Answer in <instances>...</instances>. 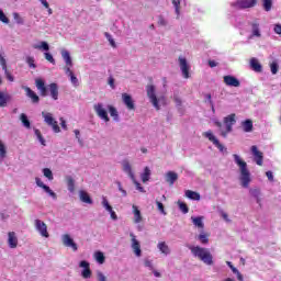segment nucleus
Instances as JSON below:
<instances>
[{"label": "nucleus", "instance_id": "nucleus-63", "mask_svg": "<svg viewBox=\"0 0 281 281\" xmlns=\"http://www.w3.org/2000/svg\"><path fill=\"white\" fill-rule=\"evenodd\" d=\"M136 190H138V192H145L144 187H142V183L134 181Z\"/></svg>", "mask_w": 281, "mask_h": 281}, {"label": "nucleus", "instance_id": "nucleus-48", "mask_svg": "<svg viewBox=\"0 0 281 281\" xmlns=\"http://www.w3.org/2000/svg\"><path fill=\"white\" fill-rule=\"evenodd\" d=\"M38 142L42 144V146H45V138H43V134H41V130L34 131Z\"/></svg>", "mask_w": 281, "mask_h": 281}, {"label": "nucleus", "instance_id": "nucleus-38", "mask_svg": "<svg viewBox=\"0 0 281 281\" xmlns=\"http://www.w3.org/2000/svg\"><path fill=\"white\" fill-rule=\"evenodd\" d=\"M66 179H67V186H68L69 192H75L76 182L74 181V178H71V176H68Z\"/></svg>", "mask_w": 281, "mask_h": 281}, {"label": "nucleus", "instance_id": "nucleus-42", "mask_svg": "<svg viewBox=\"0 0 281 281\" xmlns=\"http://www.w3.org/2000/svg\"><path fill=\"white\" fill-rule=\"evenodd\" d=\"M123 170L133 179V169L131 168V164L128 161L123 162Z\"/></svg>", "mask_w": 281, "mask_h": 281}, {"label": "nucleus", "instance_id": "nucleus-2", "mask_svg": "<svg viewBox=\"0 0 281 281\" xmlns=\"http://www.w3.org/2000/svg\"><path fill=\"white\" fill-rule=\"evenodd\" d=\"M189 249L194 258H198L204 262V265H212V254L210 249L202 248L201 246H189Z\"/></svg>", "mask_w": 281, "mask_h": 281}, {"label": "nucleus", "instance_id": "nucleus-6", "mask_svg": "<svg viewBox=\"0 0 281 281\" xmlns=\"http://www.w3.org/2000/svg\"><path fill=\"white\" fill-rule=\"evenodd\" d=\"M258 0H237L233 5L239 8V10H247L248 8H255Z\"/></svg>", "mask_w": 281, "mask_h": 281}, {"label": "nucleus", "instance_id": "nucleus-39", "mask_svg": "<svg viewBox=\"0 0 281 281\" xmlns=\"http://www.w3.org/2000/svg\"><path fill=\"white\" fill-rule=\"evenodd\" d=\"M150 180V168L145 167L144 172L142 175V181L143 183H146V181Z\"/></svg>", "mask_w": 281, "mask_h": 281}, {"label": "nucleus", "instance_id": "nucleus-25", "mask_svg": "<svg viewBox=\"0 0 281 281\" xmlns=\"http://www.w3.org/2000/svg\"><path fill=\"white\" fill-rule=\"evenodd\" d=\"M12 100V97L8 93H3L0 91V108L4 109V106H8V102Z\"/></svg>", "mask_w": 281, "mask_h": 281}, {"label": "nucleus", "instance_id": "nucleus-52", "mask_svg": "<svg viewBox=\"0 0 281 281\" xmlns=\"http://www.w3.org/2000/svg\"><path fill=\"white\" fill-rule=\"evenodd\" d=\"M158 25L160 27H166V25H168V22L166 21V19L164 18V15H159L158 16Z\"/></svg>", "mask_w": 281, "mask_h": 281}, {"label": "nucleus", "instance_id": "nucleus-62", "mask_svg": "<svg viewBox=\"0 0 281 281\" xmlns=\"http://www.w3.org/2000/svg\"><path fill=\"white\" fill-rule=\"evenodd\" d=\"M98 281H106V277L102 272L97 273Z\"/></svg>", "mask_w": 281, "mask_h": 281}, {"label": "nucleus", "instance_id": "nucleus-51", "mask_svg": "<svg viewBox=\"0 0 281 281\" xmlns=\"http://www.w3.org/2000/svg\"><path fill=\"white\" fill-rule=\"evenodd\" d=\"M44 56L48 63L56 65V59H54V56L50 53H45Z\"/></svg>", "mask_w": 281, "mask_h": 281}, {"label": "nucleus", "instance_id": "nucleus-30", "mask_svg": "<svg viewBox=\"0 0 281 281\" xmlns=\"http://www.w3.org/2000/svg\"><path fill=\"white\" fill-rule=\"evenodd\" d=\"M198 240H200V243L202 245H207L210 243V234H206L205 232H200V234L198 235Z\"/></svg>", "mask_w": 281, "mask_h": 281}, {"label": "nucleus", "instance_id": "nucleus-55", "mask_svg": "<svg viewBox=\"0 0 281 281\" xmlns=\"http://www.w3.org/2000/svg\"><path fill=\"white\" fill-rule=\"evenodd\" d=\"M44 191L49 194V196H52L53 199H57L56 192H54L53 190H50V188L47 186L45 187Z\"/></svg>", "mask_w": 281, "mask_h": 281}, {"label": "nucleus", "instance_id": "nucleus-27", "mask_svg": "<svg viewBox=\"0 0 281 281\" xmlns=\"http://www.w3.org/2000/svg\"><path fill=\"white\" fill-rule=\"evenodd\" d=\"M187 199H190L191 201H201V194L196 191L187 190L186 191Z\"/></svg>", "mask_w": 281, "mask_h": 281}, {"label": "nucleus", "instance_id": "nucleus-49", "mask_svg": "<svg viewBox=\"0 0 281 281\" xmlns=\"http://www.w3.org/2000/svg\"><path fill=\"white\" fill-rule=\"evenodd\" d=\"M102 205L106 210V212H111V210H113V206H111V204H109V200H106V198H104V196L102 199Z\"/></svg>", "mask_w": 281, "mask_h": 281}, {"label": "nucleus", "instance_id": "nucleus-61", "mask_svg": "<svg viewBox=\"0 0 281 281\" xmlns=\"http://www.w3.org/2000/svg\"><path fill=\"white\" fill-rule=\"evenodd\" d=\"M221 216L226 223H232V220H229V215H227V213L221 212Z\"/></svg>", "mask_w": 281, "mask_h": 281}, {"label": "nucleus", "instance_id": "nucleus-46", "mask_svg": "<svg viewBox=\"0 0 281 281\" xmlns=\"http://www.w3.org/2000/svg\"><path fill=\"white\" fill-rule=\"evenodd\" d=\"M5 155H8V150L5 149L3 140H0V157L3 159L5 158Z\"/></svg>", "mask_w": 281, "mask_h": 281}, {"label": "nucleus", "instance_id": "nucleus-43", "mask_svg": "<svg viewBox=\"0 0 281 281\" xmlns=\"http://www.w3.org/2000/svg\"><path fill=\"white\" fill-rule=\"evenodd\" d=\"M34 49H44V52H49V44H47V42H41V45H34Z\"/></svg>", "mask_w": 281, "mask_h": 281}, {"label": "nucleus", "instance_id": "nucleus-47", "mask_svg": "<svg viewBox=\"0 0 281 281\" xmlns=\"http://www.w3.org/2000/svg\"><path fill=\"white\" fill-rule=\"evenodd\" d=\"M0 21H1V23H4L7 25H8V23H10V19L8 18V15H5L3 10H1V9H0Z\"/></svg>", "mask_w": 281, "mask_h": 281}, {"label": "nucleus", "instance_id": "nucleus-14", "mask_svg": "<svg viewBox=\"0 0 281 281\" xmlns=\"http://www.w3.org/2000/svg\"><path fill=\"white\" fill-rule=\"evenodd\" d=\"M122 100L128 111H135V101H133V97L128 93H122Z\"/></svg>", "mask_w": 281, "mask_h": 281}, {"label": "nucleus", "instance_id": "nucleus-35", "mask_svg": "<svg viewBox=\"0 0 281 281\" xmlns=\"http://www.w3.org/2000/svg\"><path fill=\"white\" fill-rule=\"evenodd\" d=\"M108 111H109L111 117H113L115 120V122H117L120 120V115L117 114V109H115V106L108 105Z\"/></svg>", "mask_w": 281, "mask_h": 281}, {"label": "nucleus", "instance_id": "nucleus-15", "mask_svg": "<svg viewBox=\"0 0 281 281\" xmlns=\"http://www.w3.org/2000/svg\"><path fill=\"white\" fill-rule=\"evenodd\" d=\"M79 267H81L83 270L81 272L82 278L85 280H88V278H91V267L89 265V261H80Z\"/></svg>", "mask_w": 281, "mask_h": 281}, {"label": "nucleus", "instance_id": "nucleus-40", "mask_svg": "<svg viewBox=\"0 0 281 281\" xmlns=\"http://www.w3.org/2000/svg\"><path fill=\"white\" fill-rule=\"evenodd\" d=\"M171 3L175 7L176 14L179 16L181 14V0H171Z\"/></svg>", "mask_w": 281, "mask_h": 281}, {"label": "nucleus", "instance_id": "nucleus-29", "mask_svg": "<svg viewBox=\"0 0 281 281\" xmlns=\"http://www.w3.org/2000/svg\"><path fill=\"white\" fill-rule=\"evenodd\" d=\"M50 91V97L53 100H58V85L57 83H50L48 86Z\"/></svg>", "mask_w": 281, "mask_h": 281}, {"label": "nucleus", "instance_id": "nucleus-22", "mask_svg": "<svg viewBox=\"0 0 281 281\" xmlns=\"http://www.w3.org/2000/svg\"><path fill=\"white\" fill-rule=\"evenodd\" d=\"M191 221L194 227H196L200 232H203V229L205 228V224L203 223V216H192Z\"/></svg>", "mask_w": 281, "mask_h": 281}, {"label": "nucleus", "instance_id": "nucleus-31", "mask_svg": "<svg viewBox=\"0 0 281 281\" xmlns=\"http://www.w3.org/2000/svg\"><path fill=\"white\" fill-rule=\"evenodd\" d=\"M93 258L99 265H104L106 260V257H104V252L100 250L94 252Z\"/></svg>", "mask_w": 281, "mask_h": 281}, {"label": "nucleus", "instance_id": "nucleus-8", "mask_svg": "<svg viewBox=\"0 0 281 281\" xmlns=\"http://www.w3.org/2000/svg\"><path fill=\"white\" fill-rule=\"evenodd\" d=\"M178 60L183 78H190V64H188V59H186L184 57H179Z\"/></svg>", "mask_w": 281, "mask_h": 281}, {"label": "nucleus", "instance_id": "nucleus-54", "mask_svg": "<svg viewBox=\"0 0 281 281\" xmlns=\"http://www.w3.org/2000/svg\"><path fill=\"white\" fill-rule=\"evenodd\" d=\"M42 5H44V8H46V10H48V14H53V10L52 8H49V2H47V0H40Z\"/></svg>", "mask_w": 281, "mask_h": 281}, {"label": "nucleus", "instance_id": "nucleus-21", "mask_svg": "<svg viewBox=\"0 0 281 281\" xmlns=\"http://www.w3.org/2000/svg\"><path fill=\"white\" fill-rule=\"evenodd\" d=\"M212 144L220 150V153H222V155H227V147H225V145H223V143L215 136H212Z\"/></svg>", "mask_w": 281, "mask_h": 281}, {"label": "nucleus", "instance_id": "nucleus-58", "mask_svg": "<svg viewBox=\"0 0 281 281\" xmlns=\"http://www.w3.org/2000/svg\"><path fill=\"white\" fill-rule=\"evenodd\" d=\"M156 205L158 207V211L161 212V214L166 215V209L164 207V203H161L160 201H156Z\"/></svg>", "mask_w": 281, "mask_h": 281}, {"label": "nucleus", "instance_id": "nucleus-9", "mask_svg": "<svg viewBox=\"0 0 281 281\" xmlns=\"http://www.w3.org/2000/svg\"><path fill=\"white\" fill-rule=\"evenodd\" d=\"M35 228L40 232L41 236L44 238H49V233L47 232V224L41 220H35Z\"/></svg>", "mask_w": 281, "mask_h": 281}, {"label": "nucleus", "instance_id": "nucleus-41", "mask_svg": "<svg viewBox=\"0 0 281 281\" xmlns=\"http://www.w3.org/2000/svg\"><path fill=\"white\" fill-rule=\"evenodd\" d=\"M43 175H44V177H46V179H48V181H54V173L52 172V170L49 168H44Z\"/></svg>", "mask_w": 281, "mask_h": 281}, {"label": "nucleus", "instance_id": "nucleus-59", "mask_svg": "<svg viewBox=\"0 0 281 281\" xmlns=\"http://www.w3.org/2000/svg\"><path fill=\"white\" fill-rule=\"evenodd\" d=\"M13 19L16 21L19 25H23V19L21 18V15H19V13H14Z\"/></svg>", "mask_w": 281, "mask_h": 281}, {"label": "nucleus", "instance_id": "nucleus-11", "mask_svg": "<svg viewBox=\"0 0 281 281\" xmlns=\"http://www.w3.org/2000/svg\"><path fill=\"white\" fill-rule=\"evenodd\" d=\"M63 245L65 247H70L72 249V251H78V244H76V241H74V238H71V236L69 234H65L63 235Z\"/></svg>", "mask_w": 281, "mask_h": 281}, {"label": "nucleus", "instance_id": "nucleus-64", "mask_svg": "<svg viewBox=\"0 0 281 281\" xmlns=\"http://www.w3.org/2000/svg\"><path fill=\"white\" fill-rule=\"evenodd\" d=\"M273 30L277 34H281V24H276Z\"/></svg>", "mask_w": 281, "mask_h": 281}, {"label": "nucleus", "instance_id": "nucleus-19", "mask_svg": "<svg viewBox=\"0 0 281 281\" xmlns=\"http://www.w3.org/2000/svg\"><path fill=\"white\" fill-rule=\"evenodd\" d=\"M224 82L227 87H240V81L234 76H224Z\"/></svg>", "mask_w": 281, "mask_h": 281}, {"label": "nucleus", "instance_id": "nucleus-37", "mask_svg": "<svg viewBox=\"0 0 281 281\" xmlns=\"http://www.w3.org/2000/svg\"><path fill=\"white\" fill-rule=\"evenodd\" d=\"M20 120H21V122H22V124H23V126H24L25 128H31V127H32V125H31V123H30V120L27 119V115H26L25 113H22V114L20 115Z\"/></svg>", "mask_w": 281, "mask_h": 281}, {"label": "nucleus", "instance_id": "nucleus-7", "mask_svg": "<svg viewBox=\"0 0 281 281\" xmlns=\"http://www.w3.org/2000/svg\"><path fill=\"white\" fill-rule=\"evenodd\" d=\"M146 91L151 104H154L155 109L159 111V101L157 100V94H155V86L153 85L147 86Z\"/></svg>", "mask_w": 281, "mask_h": 281}, {"label": "nucleus", "instance_id": "nucleus-28", "mask_svg": "<svg viewBox=\"0 0 281 281\" xmlns=\"http://www.w3.org/2000/svg\"><path fill=\"white\" fill-rule=\"evenodd\" d=\"M65 71L68 75V78H70V82L75 86L78 87V77L74 75V71H71V68L65 67Z\"/></svg>", "mask_w": 281, "mask_h": 281}, {"label": "nucleus", "instance_id": "nucleus-50", "mask_svg": "<svg viewBox=\"0 0 281 281\" xmlns=\"http://www.w3.org/2000/svg\"><path fill=\"white\" fill-rule=\"evenodd\" d=\"M26 63L29 65V67H31V69H36V64H35V60H34V57H26Z\"/></svg>", "mask_w": 281, "mask_h": 281}, {"label": "nucleus", "instance_id": "nucleus-12", "mask_svg": "<svg viewBox=\"0 0 281 281\" xmlns=\"http://www.w3.org/2000/svg\"><path fill=\"white\" fill-rule=\"evenodd\" d=\"M130 236L132 238V249L135 256L139 258V256H142V245H139V240H137L135 234L131 233Z\"/></svg>", "mask_w": 281, "mask_h": 281}, {"label": "nucleus", "instance_id": "nucleus-33", "mask_svg": "<svg viewBox=\"0 0 281 281\" xmlns=\"http://www.w3.org/2000/svg\"><path fill=\"white\" fill-rule=\"evenodd\" d=\"M241 125L245 133H251L254 131V122L251 120H246Z\"/></svg>", "mask_w": 281, "mask_h": 281}, {"label": "nucleus", "instance_id": "nucleus-1", "mask_svg": "<svg viewBox=\"0 0 281 281\" xmlns=\"http://www.w3.org/2000/svg\"><path fill=\"white\" fill-rule=\"evenodd\" d=\"M235 159V164L239 166V181L240 186L244 188H249V183H251V173L249 172V169H247V162L240 159V156L234 154L233 155Z\"/></svg>", "mask_w": 281, "mask_h": 281}, {"label": "nucleus", "instance_id": "nucleus-4", "mask_svg": "<svg viewBox=\"0 0 281 281\" xmlns=\"http://www.w3.org/2000/svg\"><path fill=\"white\" fill-rule=\"evenodd\" d=\"M42 115L44 117V122H46V124L48 126H52L54 133H60V126L58 125V121H56V119H54V116L52 115V113L47 112H42Z\"/></svg>", "mask_w": 281, "mask_h": 281}, {"label": "nucleus", "instance_id": "nucleus-45", "mask_svg": "<svg viewBox=\"0 0 281 281\" xmlns=\"http://www.w3.org/2000/svg\"><path fill=\"white\" fill-rule=\"evenodd\" d=\"M272 5L273 0H263V9L266 10V12H270Z\"/></svg>", "mask_w": 281, "mask_h": 281}, {"label": "nucleus", "instance_id": "nucleus-26", "mask_svg": "<svg viewBox=\"0 0 281 281\" xmlns=\"http://www.w3.org/2000/svg\"><path fill=\"white\" fill-rule=\"evenodd\" d=\"M24 91L26 92L27 98H31L34 104H38L41 99L36 95V92L31 90L30 87L24 88Z\"/></svg>", "mask_w": 281, "mask_h": 281}, {"label": "nucleus", "instance_id": "nucleus-32", "mask_svg": "<svg viewBox=\"0 0 281 281\" xmlns=\"http://www.w3.org/2000/svg\"><path fill=\"white\" fill-rule=\"evenodd\" d=\"M250 67L254 69V71H262V66L260 65V61L256 58L250 59Z\"/></svg>", "mask_w": 281, "mask_h": 281}, {"label": "nucleus", "instance_id": "nucleus-18", "mask_svg": "<svg viewBox=\"0 0 281 281\" xmlns=\"http://www.w3.org/2000/svg\"><path fill=\"white\" fill-rule=\"evenodd\" d=\"M8 236H9L8 238L9 247L11 249H16V247L19 246V238H16V233L9 232Z\"/></svg>", "mask_w": 281, "mask_h": 281}, {"label": "nucleus", "instance_id": "nucleus-44", "mask_svg": "<svg viewBox=\"0 0 281 281\" xmlns=\"http://www.w3.org/2000/svg\"><path fill=\"white\" fill-rule=\"evenodd\" d=\"M178 204H179V210L182 212V214H188V212H190L188 204H186L184 202H178Z\"/></svg>", "mask_w": 281, "mask_h": 281}, {"label": "nucleus", "instance_id": "nucleus-17", "mask_svg": "<svg viewBox=\"0 0 281 281\" xmlns=\"http://www.w3.org/2000/svg\"><path fill=\"white\" fill-rule=\"evenodd\" d=\"M249 194L256 200V203L258 205L262 206V193L260 192V189L258 188L250 189Z\"/></svg>", "mask_w": 281, "mask_h": 281}, {"label": "nucleus", "instance_id": "nucleus-3", "mask_svg": "<svg viewBox=\"0 0 281 281\" xmlns=\"http://www.w3.org/2000/svg\"><path fill=\"white\" fill-rule=\"evenodd\" d=\"M215 126L220 128L222 137H227L228 133H232V126L236 124V114H231L224 119V126L218 121H214Z\"/></svg>", "mask_w": 281, "mask_h": 281}, {"label": "nucleus", "instance_id": "nucleus-57", "mask_svg": "<svg viewBox=\"0 0 281 281\" xmlns=\"http://www.w3.org/2000/svg\"><path fill=\"white\" fill-rule=\"evenodd\" d=\"M35 183L36 186H38V188H42V190H45V188H47V186L43 182V180H41V178H35Z\"/></svg>", "mask_w": 281, "mask_h": 281}, {"label": "nucleus", "instance_id": "nucleus-13", "mask_svg": "<svg viewBox=\"0 0 281 281\" xmlns=\"http://www.w3.org/2000/svg\"><path fill=\"white\" fill-rule=\"evenodd\" d=\"M250 150L252 153V156L255 157L257 166H262V161L265 159L262 151L258 150V147L256 145L251 146Z\"/></svg>", "mask_w": 281, "mask_h": 281}, {"label": "nucleus", "instance_id": "nucleus-34", "mask_svg": "<svg viewBox=\"0 0 281 281\" xmlns=\"http://www.w3.org/2000/svg\"><path fill=\"white\" fill-rule=\"evenodd\" d=\"M134 212V223H139L142 221V211L137 207V205H133Z\"/></svg>", "mask_w": 281, "mask_h": 281}, {"label": "nucleus", "instance_id": "nucleus-56", "mask_svg": "<svg viewBox=\"0 0 281 281\" xmlns=\"http://www.w3.org/2000/svg\"><path fill=\"white\" fill-rule=\"evenodd\" d=\"M105 37H106V40L109 41L111 47H116V45H115V40H113V36H111V34L105 33Z\"/></svg>", "mask_w": 281, "mask_h": 281}, {"label": "nucleus", "instance_id": "nucleus-10", "mask_svg": "<svg viewBox=\"0 0 281 281\" xmlns=\"http://www.w3.org/2000/svg\"><path fill=\"white\" fill-rule=\"evenodd\" d=\"M0 65L2 67V71H4L7 80H9V82H14V76H12V72L8 70V63L5 61V58L3 57V55H1V53H0Z\"/></svg>", "mask_w": 281, "mask_h": 281}, {"label": "nucleus", "instance_id": "nucleus-24", "mask_svg": "<svg viewBox=\"0 0 281 281\" xmlns=\"http://www.w3.org/2000/svg\"><path fill=\"white\" fill-rule=\"evenodd\" d=\"M251 26V36L250 38H254V36H256L257 38H260L261 34H260V24L258 23V21H254L250 23Z\"/></svg>", "mask_w": 281, "mask_h": 281}, {"label": "nucleus", "instance_id": "nucleus-60", "mask_svg": "<svg viewBox=\"0 0 281 281\" xmlns=\"http://www.w3.org/2000/svg\"><path fill=\"white\" fill-rule=\"evenodd\" d=\"M233 273H236L238 281H245V279L243 278V274L236 268L233 269Z\"/></svg>", "mask_w": 281, "mask_h": 281}, {"label": "nucleus", "instance_id": "nucleus-20", "mask_svg": "<svg viewBox=\"0 0 281 281\" xmlns=\"http://www.w3.org/2000/svg\"><path fill=\"white\" fill-rule=\"evenodd\" d=\"M179 180V173L175 171H168L166 173V182L169 186H175V182Z\"/></svg>", "mask_w": 281, "mask_h": 281}, {"label": "nucleus", "instance_id": "nucleus-5", "mask_svg": "<svg viewBox=\"0 0 281 281\" xmlns=\"http://www.w3.org/2000/svg\"><path fill=\"white\" fill-rule=\"evenodd\" d=\"M93 110L97 113L98 117H100V120H103L104 122L111 121V119H109V112H106V109H104V105L102 103L94 104Z\"/></svg>", "mask_w": 281, "mask_h": 281}, {"label": "nucleus", "instance_id": "nucleus-23", "mask_svg": "<svg viewBox=\"0 0 281 281\" xmlns=\"http://www.w3.org/2000/svg\"><path fill=\"white\" fill-rule=\"evenodd\" d=\"M79 199L82 203H87L88 205H93V200L91 199V195L87 193L85 190L79 191Z\"/></svg>", "mask_w": 281, "mask_h": 281}, {"label": "nucleus", "instance_id": "nucleus-16", "mask_svg": "<svg viewBox=\"0 0 281 281\" xmlns=\"http://www.w3.org/2000/svg\"><path fill=\"white\" fill-rule=\"evenodd\" d=\"M35 85L37 90L40 91V95H42V98H46L47 87L45 86V81L43 79H36Z\"/></svg>", "mask_w": 281, "mask_h": 281}, {"label": "nucleus", "instance_id": "nucleus-53", "mask_svg": "<svg viewBox=\"0 0 281 281\" xmlns=\"http://www.w3.org/2000/svg\"><path fill=\"white\" fill-rule=\"evenodd\" d=\"M270 69H271V74H272L273 76H276V74H278V69H279L278 63L273 61V63L270 65Z\"/></svg>", "mask_w": 281, "mask_h": 281}, {"label": "nucleus", "instance_id": "nucleus-36", "mask_svg": "<svg viewBox=\"0 0 281 281\" xmlns=\"http://www.w3.org/2000/svg\"><path fill=\"white\" fill-rule=\"evenodd\" d=\"M158 249L161 251V254H165V256H168L170 254V248L166 245V241H160L158 244Z\"/></svg>", "mask_w": 281, "mask_h": 281}]
</instances>
